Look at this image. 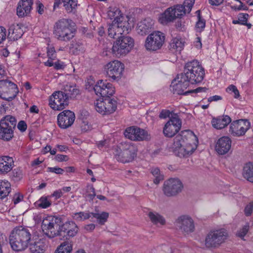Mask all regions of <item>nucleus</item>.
Returning a JSON list of instances; mask_svg holds the SVG:
<instances>
[{"label": "nucleus", "instance_id": "24", "mask_svg": "<svg viewBox=\"0 0 253 253\" xmlns=\"http://www.w3.org/2000/svg\"><path fill=\"white\" fill-rule=\"evenodd\" d=\"M107 17L113 20L112 22L121 23V24H129V18L124 15L119 8L116 6H110L107 11Z\"/></svg>", "mask_w": 253, "mask_h": 253}, {"label": "nucleus", "instance_id": "4", "mask_svg": "<svg viewBox=\"0 0 253 253\" xmlns=\"http://www.w3.org/2000/svg\"><path fill=\"white\" fill-rule=\"evenodd\" d=\"M74 25L75 23L71 19H60L54 25L53 34L59 41H69L74 37Z\"/></svg>", "mask_w": 253, "mask_h": 253}, {"label": "nucleus", "instance_id": "8", "mask_svg": "<svg viewBox=\"0 0 253 253\" xmlns=\"http://www.w3.org/2000/svg\"><path fill=\"white\" fill-rule=\"evenodd\" d=\"M134 45V40L130 37L122 36L114 43L112 52L117 56H125L127 54Z\"/></svg>", "mask_w": 253, "mask_h": 253}, {"label": "nucleus", "instance_id": "17", "mask_svg": "<svg viewBox=\"0 0 253 253\" xmlns=\"http://www.w3.org/2000/svg\"><path fill=\"white\" fill-rule=\"evenodd\" d=\"M69 104V99L63 91L54 92L50 97L49 105L54 110H62Z\"/></svg>", "mask_w": 253, "mask_h": 253}, {"label": "nucleus", "instance_id": "35", "mask_svg": "<svg viewBox=\"0 0 253 253\" xmlns=\"http://www.w3.org/2000/svg\"><path fill=\"white\" fill-rule=\"evenodd\" d=\"M184 46V42L179 38L172 39L169 45V49L172 52H180Z\"/></svg>", "mask_w": 253, "mask_h": 253}, {"label": "nucleus", "instance_id": "13", "mask_svg": "<svg viewBox=\"0 0 253 253\" xmlns=\"http://www.w3.org/2000/svg\"><path fill=\"white\" fill-rule=\"evenodd\" d=\"M95 106L96 110L99 113L103 115H110L116 111L117 102L114 98L107 97L96 100Z\"/></svg>", "mask_w": 253, "mask_h": 253}, {"label": "nucleus", "instance_id": "9", "mask_svg": "<svg viewBox=\"0 0 253 253\" xmlns=\"http://www.w3.org/2000/svg\"><path fill=\"white\" fill-rule=\"evenodd\" d=\"M18 93L17 86L14 83L8 80L0 81V97L10 101L17 96Z\"/></svg>", "mask_w": 253, "mask_h": 253}, {"label": "nucleus", "instance_id": "3", "mask_svg": "<svg viewBox=\"0 0 253 253\" xmlns=\"http://www.w3.org/2000/svg\"><path fill=\"white\" fill-rule=\"evenodd\" d=\"M181 74L191 84L202 82L205 75L204 68L197 60L187 62L184 66L183 72Z\"/></svg>", "mask_w": 253, "mask_h": 253}, {"label": "nucleus", "instance_id": "50", "mask_svg": "<svg viewBox=\"0 0 253 253\" xmlns=\"http://www.w3.org/2000/svg\"><path fill=\"white\" fill-rule=\"evenodd\" d=\"M47 56L49 59L54 60L56 58L55 48L53 46H48L47 48Z\"/></svg>", "mask_w": 253, "mask_h": 253}, {"label": "nucleus", "instance_id": "11", "mask_svg": "<svg viewBox=\"0 0 253 253\" xmlns=\"http://www.w3.org/2000/svg\"><path fill=\"white\" fill-rule=\"evenodd\" d=\"M165 36L160 31H155L147 37L145 47L147 50L156 51L160 49L165 42Z\"/></svg>", "mask_w": 253, "mask_h": 253}, {"label": "nucleus", "instance_id": "19", "mask_svg": "<svg viewBox=\"0 0 253 253\" xmlns=\"http://www.w3.org/2000/svg\"><path fill=\"white\" fill-rule=\"evenodd\" d=\"M124 135L126 137L133 141H144L150 138L146 130L134 126L127 128L124 132Z\"/></svg>", "mask_w": 253, "mask_h": 253}, {"label": "nucleus", "instance_id": "31", "mask_svg": "<svg viewBox=\"0 0 253 253\" xmlns=\"http://www.w3.org/2000/svg\"><path fill=\"white\" fill-rule=\"evenodd\" d=\"M153 25V21L150 18L144 19L138 24L137 33L142 36L148 34L151 32Z\"/></svg>", "mask_w": 253, "mask_h": 253}, {"label": "nucleus", "instance_id": "20", "mask_svg": "<svg viewBox=\"0 0 253 253\" xmlns=\"http://www.w3.org/2000/svg\"><path fill=\"white\" fill-rule=\"evenodd\" d=\"M250 126V123L246 120H239L233 121L229 128V132L234 136L244 135Z\"/></svg>", "mask_w": 253, "mask_h": 253}, {"label": "nucleus", "instance_id": "33", "mask_svg": "<svg viewBox=\"0 0 253 253\" xmlns=\"http://www.w3.org/2000/svg\"><path fill=\"white\" fill-rule=\"evenodd\" d=\"M63 92L68 99L75 98L80 94L79 88L76 84H67L63 88Z\"/></svg>", "mask_w": 253, "mask_h": 253}, {"label": "nucleus", "instance_id": "43", "mask_svg": "<svg viewBox=\"0 0 253 253\" xmlns=\"http://www.w3.org/2000/svg\"><path fill=\"white\" fill-rule=\"evenodd\" d=\"M64 6L67 12H72L77 6V0H63Z\"/></svg>", "mask_w": 253, "mask_h": 253}, {"label": "nucleus", "instance_id": "39", "mask_svg": "<svg viewBox=\"0 0 253 253\" xmlns=\"http://www.w3.org/2000/svg\"><path fill=\"white\" fill-rule=\"evenodd\" d=\"M72 244L69 242H64L56 250L55 253H71Z\"/></svg>", "mask_w": 253, "mask_h": 253}, {"label": "nucleus", "instance_id": "48", "mask_svg": "<svg viewBox=\"0 0 253 253\" xmlns=\"http://www.w3.org/2000/svg\"><path fill=\"white\" fill-rule=\"evenodd\" d=\"M249 227V223H247L242 228L237 231L236 235L243 239L248 232Z\"/></svg>", "mask_w": 253, "mask_h": 253}, {"label": "nucleus", "instance_id": "26", "mask_svg": "<svg viewBox=\"0 0 253 253\" xmlns=\"http://www.w3.org/2000/svg\"><path fill=\"white\" fill-rule=\"evenodd\" d=\"M34 0H20L18 3L16 12L19 17H23L29 14L32 8Z\"/></svg>", "mask_w": 253, "mask_h": 253}, {"label": "nucleus", "instance_id": "52", "mask_svg": "<svg viewBox=\"0 0 253 253\" xmlns=\"http://www.w3.org/2000/svg\"><path fill=\"white\" fill-rule=\"evenodd\" d=\"M23 195L20 193H15L13 197L12 201L14 205H16L23 200Z\"/></svg>", "mask_w": 253, "mask_h": 253}, {"label": "nucleus", "instance_id": "14", "mask_svg": "<svg viewBox=\"0 0 253 253\" xmlns=\"http://www.w3.org/2000/svg\"><path fill=\"white\" fill-rule=\"evenodd\" d=\"M182 122L179 116L177 114L173 113L163 128L164 134L168 137H173L179 131Z\"/></svg>", "mask_w": 253, "mask_h": 253}, {"label": "nucleus", "instance_id": "22", "mask_svg": "<svg viewBox=\"0 0 253 253\" xmlns=\"http://www.w3.org/2000/svg\"><path fill=\"white\" fill-rule=\"evenodd\" d=\"M177 228L185 234H188L194 232L195 225L193 219L188 216L182 215L179 217L175 221Z\"/></svg>", "mask_w": 253, "mask_h": 253}, {"label": "nucleus", "instance_id": "41", "mask_svg": "<svg viewBox=\"0 0 253 253\" xmlns=\"http://www.w3.org/2000/svg\"><path fill=\"white\" fill-rule=\"evenodd\" d=\"M51 205V201L48 199V197H42L36 203V205L42 209H46L49 207Z\"/></svg>", "mask_w": 253, "mask_h": 253}, {"label": "nucleus", "instance_id": "49", "mask_svg": "<svg viewBox=\"0 0 253 253\" xmlns=\"http://www.w3.org/2000/svg\"><path fill=\"white\" fill-rule=\"evenodd\" d=\"M226 91L229 93H231L232 92L234 93V97L235 98H238L240 96L239 91L238 90L237 87L233 84L230 85L226 88Z\"/></svg>", "mask_w": 253, "mask_h": 253}, {"label": "nucleus", "instance_id": "57", "mask_svg": "<svg viewBox=\"0 0 253 253\" xmlns=\"http://www.w3.org/2000/svg\"><path fill=\"white\" fill-rule=\"evenodd\" d=\"M27 124L24 121H20L17 125V128L21 132L25 131L27 129Z\"/></svg>", "mask_w": 253, "mask_h": 253}, {"label": "nucleus", "instance_id": "44", "mask_svg": "<svg viewBox=\"0 0 253 253\" xmlns=\"http://www.w3.org/2000/svg\"><path fill=\"white\" fill-rule=\"evenodd\" d=\"M84 195L87 201L89 202L93 201L94 198L96 196L95 189L93 185H90L87 186L86 192Z\"/></svg>", "mask_w": 253, "mask_h": 253}, {"label": "nucleus", "instance_id": "28", "mask_svg": "<svg viewBox=\"0 0 253 253\" xmlns=\"http://www.w3.org/2000/svg\"><path fill=\"white\" fill-rule=\"evenodd\" d=\"M60 231L62 232L67 233V235L70 237H73L76 236L78 232L79 228L77 224L73 221H67L60 224Z\"/></svg>", "mask_w": 253, "mask_h": 253}, {"label": "nucleus", "instance_id": "12", "mask_svg": "<svg viewBox=\"0 0 253 253\" xmlns=\"http://www.w3.org/2000/svg\"><path fill=\"white\" fill-rule=\"evenodd\" d=\"M182 6L175 5L167 8L159 17V22L163 25H167L176 18H181L184 15Z\"/></svg>", "mask_w": 253, "mask_h": 253}, {"label": "nucleus", "instance_id": "61", "mask_svg": "<svg viewBox=\"0 0 253 253\" xmlns=\"http://www.w3.org/2000/svg\"><path fill=\"white\" fill-rule=\"evenodd\" d=\"M237 0L240 2V5L238 7L236 6H232V8H233L235 10H248V8L247 6L244 5L240 0Z\"/></svg>", "mask_w": 253, "mask_h": 253}, {"label": "nucleus", "instance_id": "45", "mask_svg": "<svg viewBox=\"0 0 253 253\" xmlns=\"http://www.w3.org/2000/svg\"><path fill=\"white\" fill-rule=\"evenodd\" d=\"M195 3V0H185L183 4H177V5L182 6L183 8L184 15L186 13H190Z\"/></svg>", "mask_w": 253, "mask_h": 253}, {"label": "nucleus", "instance_id": "37", "mask_svg": "<svg viewBox=\"0 0 253 253\" xmlns=\"http://www.w3.org/2000/svg\"><path fill=\"white\" fill-rule=\"evenodd\" d=\"M11 185L8 181H0V199L6 197L11 190Z\"/></svg>", "mask_w": 253, "mask_h": 253}, {"label": "nucleus", "instance_id": "59", "mask_svg": "<svg viewBox=\"0 0 253 253\" xmlns=\"http://www.w3.org/2000/svg\"><path fill=\"white\" fill-rule=\"evenodd\" d=\"M55 159L58 162L67 161L68 160V156L66 155L57 154L55 156Z\"/></svg>", "mask_w": 253, "mask_h": 253}, {"label": "nucleus", "instance_id": "29", "mask_svg": "<svg viewBox=\"0 0 253 253\" xmlns=\"http://www.w3.org/2000/svg\"><path fill=\"white\" fill-rule=\"evenodd\" d=\"M231 122V119L227 115H223L217 118H213L211 121L212 126L217 129H221L224 128Z\"/></svg>", "mask_w": 253, "mask_h": 253}, {"label": "nucleus", "instance_id": "58", "mask_svg": "<svg viewBox=\"0 0 253 253\" xmlns=\"http://www.w3.org/2000/svg\"><path fill=\"white\" fill-rule=\"evenodd\" d=\"M36 4L37 5V11L39 14L41 15L42 14L44 10V6L43 4L40 1L37 2Z\"/></svg>", "mask_w": 253, "mask_h": 253}, {"label": "nucleus", "instance_id": "34", "mask_svg": "<svg viewBox=\"0 0 253 253\" xmlns=\"http://www.w3.org/2000/svg\"><path fill=\"white\" fill-rule=\"evenodd\" d=\"M242 174L247 181L253 183V163L248 162L243 168Z\"/></svg>", "mask_w": 253, "mask_h": 253}, {"label": "nucleus", "instance_id": "27", "mask_svg": "<svg viewBox=\"0 0 253 253\" xmlns=\"http://www.w3.org/2000/svg\"><path fill=\"white\" fill-rule=\"evenodd\" d=\"M231 140L228 136H223L217 141L215 150L219 155H224L228 152L231 147Z\"/></svg>", "mask_w": 253, "mask_h": 253}, {"label": "nucleus", "instance_id": "1", "mask_svg": "<svg viewBox=\"0 0 253 253\" xmlns=\"http://www.w3.org/2000/svg\"><path fill=\"white\" fill-rule=\"evenodd\" d=\"M8 239L12 250L17 252L24 251L29 246L31 253H43L46 248L43 239H37L31 230L22 226L14 228Z\"/></svg>", "mask_w": 253, "mask_h": 253}, {"label": "nucleus", "instance_id": "56", "mask_svg": "<svg viewBox=\"0 0 253 253\" xmlns=\"http://www.w3.org/2000/svg\"><path fill=\"white\" fill-rule=\"evenodd\" d=\"M173 114H171L169 110H163L159 115V117L162 119H166L168 117L170 119L171 115Z\"/></svg>", "mask_w": 253, "mask_h": 253}, {"label": "nucleus", "instance_id": "2", "mask_svg": "<svg viewBox=\"0 0 253 253\" xmlns=\"http://www.w3.org/2000/svg\"><path fill=\"white\" fill-rule=\"evenodd\" d=\"M198 144V138L192 131H182L173 139V152L180 158H188L196 150Z\"/></svg>", "mask_w": 253, "mask_h": 253}, {"label": "nucleus", "instance_id": "54", "mask_svg": "<svg viewBox=\"0 0 253 253\" xmlns=\"http://www.w3.org/2000/svg\"><path fill=\"white\" fill-rule=\"evenodd\" d=\"M249 17V14L247 13H240L238 15L239 20L240 21L241 24L245 25Z\"/></svg>", "mask_w": 253, "mask_h": 253}, {"label": "nucleus", "instance_id": "25", "mask_svg": "<svg viewBox=\"0 0 253 253\" xmlns=\"http://www.w3.org/2000/svg\"><path fill=\"white\" fill-rule=\"evenodd\" d=\"M129 24H121V23L112 22L108 24L107 29L108 36L111 38H115L117 35H122L124 33H128Z\"/></svg>", "mask_w": 253, "mask_h": 253}, {"label": "nucleus", "instance_id": "40", "mask_svg": "<svg viewBox=\"0 0 253 253\" xmlns=\"http://www.w3.org/2000/svg\"><path fill=\"white\" fill-rule=\"evenodd\" d=\"M91 214L93 217L97 219L98 222L101 225H103L107 221L109 217L108 212H102L99 213L96 211L95 212H91Z\"/></svg>", "mask_w": 253, "mask_h": 253}, {"label": "nucleus", "instance_id": "6", "mask_svg": "<svg viewBox=\"0 0 253 253\" xmlns=\"http://www.w3.org/2000/svg\"><path fill=\"white\" fill-rule=\"evenodd\" d=\"M17 120L11 115H6L0 120V139L9 141L14 137Z\"/></svg>", "mask_w": 253, "mask_h": 253}, {"label": "nucleus", "instance_id": "64", "mask_svg": "<svg viewBox=\"0 0 253 253\" xmlns=\"http://www.w3.org/2000/svg\"><path fill=\"white\" fill-rule=\"evenodd\" d=\"M62 195V192L61 189H58L55 191L53 194L51 195V197H54L55 199H58L60 198Z\"/></svg>", "mask_w": 253, "mask_h": 253}, {"label": "nucleus", "instance_id": "60", "mask_svg": "<svg viewBox=\"0 0 253 253\" xmlns=\"http://www.w3.org/2000/svg\"><path fill=\"white\" fill-rule=\"evenodd\" d=\"M208 88L206 87H199L195 89L189 90V93L206 92Z\"/></svg>", "mask_w": 253, "mask_h": 253}, {"label": "nucleus", "instance_id": "21", "mask_svg": "<svg viewBox=\"0 0 253 253\" xmlns=\"http://www.w3.org/2000/svg\"><path fill=\"white\" fill-rule=\"evenodd\" d=\"M107 75L113 80H119L121 78L124 65L118 60L108 63L105 66Z\"/></svg>", "mask_w": 253, "mask_h": 253}, {"label": "nucleus", "instance_id": "36", "mask_svg": "<svg viewBox=\"0 0 253 253\" xmlns=\"http://www.w3.org/2000/svg\"><path fill=\"white\" fill-rule=\"evenodd\" d=\"M148 216L154 224L159 223L161 225H164L166 223L165 218L157 212H149Z\"/></svg>", "mask_w": 253, "mask_h": 253}, {"label": "nucleus", "instance_id": "63", "mask_svg": "<svg viewBox=\"0 0 253 253\" xmlns=\"http://www.w3.org/2000/svg\"><path fill=\"white\" fill-rule=\"evenodd\" d=\"M222 99V98L221 96L215 95L210 97L208 98V101L209 102H211L212 101H217L218 100H220Z\"/></svg>", "mask_w": 253, "mask_h": 253}, {"label": "nucleus", "instance_id": "42", "mask_svg": "<svg viewBox=\"0 0 253 253\" xmlns=\"http://www.w3.org/2000/svg\"><path fill=\"white\" fill-rule=\"evenodd\" d=\"M91 212L81 211L73 213L72 216L74 220L81 221L88 219L91 216Z\"/></svg>", "mask_w": 253, "mask_h": 253}, {"label": "nucleus", "instance_id": "46", "mask_svg": "<svg viewBox=\"0 0 253 253\" xmlns=\"http://www.w3.org/2000/svg\"><path fill=\"white\" fill-rule=\"evenodd\" d=\"M196 12L198 13V21L197 22L196 24V30L198 32H201L205 27L206 21L201 16L200 10H197Z\"/></svg>", "mask_w": 253, "mask_h": 253}, {"label": "nucleus", "instance_id": "62", "mask_svg": "<svg viewBox=\"0 0 253 253\" xmlns=\"http://www.w3.org/2000/svg\"><path fill=\"white\" fill-rule=\"evenodd\" d=\"M65 65L63 62L58 61L54 63V68L56 70H60L64 69Z\"/></svg>", "mask_w": 253, "mask_h": 253}, {"label": "nucleus", "instance_id": "47", "mask_svg": "<svg viewBox=\"0 0 253 253\" xmlns=\"http://www.w3.org/2000/svg\"><path fill=\"white\" fill-rule=\"evenodd\" d=\"M151 173L155 177L153 180L155 184H158L161 181L163 180V176L160 174V170L158 168L152 169Z\"/></svg>", "mask_w": 253, "mask_h": 253}, {"label": "nucleus", "instance_id": "30", "mask_svg": "<svg viewBox=\"0 0 253 253\" xmlns=\"http://www.w3.org/2000/svg\"><path fill=\"white\" fill-rule=\"evenodd\" d=\"M13 158L9 156H4L0 158V173H6L10 171L13 166Z\"/></svg>", "mask_w": 253, "mask_h": 253}, {"label": "nucleus", "instance_id": "55", "mask_svg": "<svg viewBox=\"0 0 253 253\" xmlns=\"http://www.w3.org/2000/svg\"><path fill=\"white\" fill-rule=\"evenodd\" d=\"M6 29L2 26H0V43L3 42L6 39Z\"/></svg>", "mask_w": 253, "mask_h": 253}, {"label": "nucleus", "instance_id": "51", "mask_svg": "<svg viewBox=\"0 0 253 253\" xmlns=\"http://www.w3.org/2000/svg\"><path fill=\"white\" fill-rule=\"evenodd\" d=\"M47 171L62 174L65 171V170L59 167H48Z\"/></svg>", "mask_w": 253, "mask_h": 253}, {"label": "nucleus", "instance_id": "23", "mask_svg": "<svg viewBox=\"0 0 253 253\" xmlns=\"http://www.w3.org/2000/svg\"><path fill=\"white\" fill-rule=\"evenodd\" d=\"M75 120L74 113L70 110H64L57 116V124L58 126L62 129H66L70 127Z\"/></svg>", "mask_w": 253, "mask_h": 253}, {"label": "nucleus", "instance_id": "7", "mask_svg": "<svg viewBox=\"0 0 253 253\" xmlns=\"http://www.w3.org/2000/svg\"><path fill=\"white\" fill-rule=\"evenodd\" d=\"M228 237V233L224 228L211 230L205 238V246L207 248L218 247L225 242Z\"/></svg>", "mask_w": 253, "mask_h": 253}, {"label": "nucleus", "instance_id": "32", "mask_svg": "<svg viewBox=\"0 0 253 253\" xmlns=\"http://www.w3.org/2000/svg\"><path fill=\"white\" fill-rule=\"evenodd\" d=\"M23 34V31L20 25H12L9 28L7 38L11 40L16 41L19 39Z\"/></svg>", "mask_w": 253, "mask_h": 253}, {"label": "nucleus", "instance_id": "15", "mask_svg": "<svg viewBox=\"0 0 253 253\" xmlns=\"http://www.w3.org/2000/svg\"><path fill=\"white\" fill-rule=\"evenodd\" d=\"M183 187L182 183L178 178H169L164 182L163 191L166 196L172 197L181 192Z\"/></svg>", "mask_w": 253, "mask_h": 253}, {"label": "nucleus", "instance_id": "53", "mask_svg": "<svg viewBox=\"0 0 253 253\" xmlns=\"http://www.w3.org/2000/svg\"><path fill=\"white\" fill-rule=\"evenodd\" d=\"M253 203H250L245 208V209H244L245 214L247 216H250L253 212Z\"/></svg>", "mask_w": 253, "mask_h": 253}, {"label": "nucleus", "instance_id": "16", "mask_svg": "<svg viewBox=\"0 0 253 253\" xmlns=\"http://www.w3.org/2000/svg\"><path fill=\"white\" fill-rule=\"evenodd\" d=\"M88 88L93 89L96 94L100 95L102 97V99L110 97L115 91L112 84L106 81L103 82L102 80L99 81L94 86L89 85Z\"/></svg>", "mask_w": 253, "mask_h": 253}, {"label": "nucleus", "instance_id": "38", "mask_svg": "<svg viewBox=\"0 0 253 253\" xmlns=\"http://www.w3.org/2000/svg\"><path fill=\"white\" fill-rule=\"evenodd\" d=\"M70 50L74 54H79L84 51V46L83 43L77 41H72Z\"/></svg>", "mask_w": 253, "mask_h": 253}, {"label": "nucleus", "instance_id": "5", "mask_svg": "<svg viewBox=\"0 0 253 253\" xmlns=\"http://www.w3.org/2000/svg\"><path fill=\"white\" fill-rule=\"evenodd\" d=\"M62 223V218L59 216H49L44 218L42 224V228L44 235L49 238H53L62 236L60 224Z\"/></svg>", "mask_w": 253, "mask_h": 253}, {"label": "nucleus", "instance_id": "18", "mask_svg": "<svg viewBox=\"0 0 253 253\" xmlns=\"http://www.w3.org/2000/svg\"><path fill=\"white\" fill-rule=\"evenodd\" d=\"M190 83L182 76V74L177 76L174 81H172L170 85L172 92L174 94L178 95H188L189 94V90L185 91L189 86Z\"/></svg>", "mask_w": 253, "mask_h": 253}, {"label": "nucleus", "instance_id": "10", "mask_svg": "<svg viewBox=\"0 0 253 253\" xmlns=\"http://www.w3.org/2000/svg\"><path fill=\"white\" fill-rule=\"evenodd\" d=\"M120 147L122 151L116 157L118 161L123 163L132 161L137 155L136 146L130 142H122Z\"/></svg>", "mask_w": 253, "mask_h": 253}]
</instances>
